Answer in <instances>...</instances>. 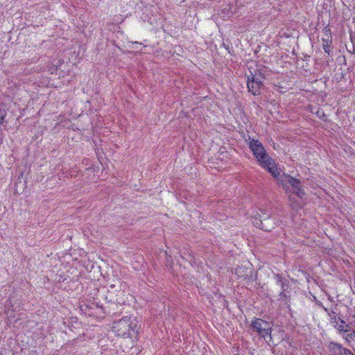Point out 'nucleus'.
<instances>
[{
  "label": "nucleus",
  "mask_w": 355,
  "mask_h": 355,
  "mask_svg": "<svg viewBox=\"0 0 355 355\" xmlns=\"http://www.w3.org/2000/svg\"><path fill=\"white\" fill-rule=\"evenodd\" d=\"M249 73L254 78H258L260 81L266 80L271 74V70L267 67L261 65L260 67L255 69L253 71L249 69Z\"/></svg>",
  "instance_id": "8"
},
{
  "label": "nucleus",
  "mask_w": 355,
  "mask_h": 355,
  "mask_svg": "<svg viewBox=\"0 0 355 355\" xmlns=\"http://www.w3.org/2000/svg\"><path fill=\"white\" fill-rule=\"evenodd\" d=\"M247 87L248 91L254 96H258L261 94V89L263 88V81H260L258 78H254L250 74L247 75Z\"/></svg>",
  "instance_id": "6"
},
{
  "label": "nucleus",
  "mask_w": 355,
  "mask_h": 355,
  "mask_svg": "<svg viewBox=\"0 0 355 355\" xmlns=\"http://www.w3.org/2000/svg\"><path fill=\"white\" fill-rule=\"evenodd\" d=\"M114 286H115L114 285H111V286H110V287H111L112 288H114Z\"/></svg>",
  "instance_id": "24"
},
{
  "label": "nucleus",
  "mask_w": 355,
  "mask_h": 355,
  "mask_svg": "<svg viewBox=\"0 0 355 355\" xmlns=\"http://www.w3.org/2000/svg\"><path fill=\"white\" fill-rule=\"evenodd\" d=\"M279 297L280 299H282L283 301L284 302V304L289 307L291 302V295L289 294H286V295H280Z\"/></svg>",
  "instance_id": "18"
},
{
  "label": "nucleus",
  "mask_w": 355,
  "mask_h": 355,
  "mask_svg": "<svg viewBox=\"0 0 355 355\" xmlns=\"http://www.w3.org/2000/svg\"><path fill=\"white\" fill-rule=\"evenodd\" d=\"M330 38L331 40H329V39H324V38H322V48L324 51L325 53H327L328 55H331V53H332V46H331V35H330Z\"/></svg>",
  "instance_id": "13"
},
{
  "label": "nucleus",
  "mask_w": 355,
  "mask_h": 355,
  "mask_svg": "<svg viewBox=\"0 0 355 355\" xmlns=\"http://www.w3.org/2000/svg\"><path fill=\"white\" fill-rule=\"evenodd\" d=\"M329 355H352V351L343 345L330 341L327 345Z\"/></svg>",
  "instance_id": "7"
},
{
  "label": "nucleus",
  "mask_w": 355,
  "mask_h": 355,
  "mask_svg": "<svg viewBox=\"0 0 355 355\" xmlns=\"http://www.w3.org/2000/svg\"><path fill=\"white\" fill-rule=\"evenodd\" d=\"M352 355H354V354L352 352Z\"/></svg>",
  "instance_id": "26"
},
{
  "label": "nucleus",
  "mask_w": 355,
  "mask_h": 355,
  "mask_svg": "<svg viewBox=\"0 0 355 355\" xmlns=\"http://www.w3.org/2000/svg\"><path fill=\"white\" fill-rule=\"evenodd\" d=\"M275 279L278 284H280L282 288V292L279 294L280 295H286V294H289L291 291V287L290 286L289 281L282 276L280 274H275Z\"/></svg>",
  "instance_id": "9"
},
{
  "label": "nucleus",
  "mask_w": 355,
  "mask_h": 355,
  "mask_svg": "<svg viewBox=\"0 0 355 355\" xmlns=\"http://www.w3.org/2000/svg\"><path fill=\"white\" fill-rule=\"evenodd\" d=\"M352 290L353 291V293L355 294V281L353 283V285L352 286Z\"/></svg>",
  "instance_id": "20"
},
{
  "label": "nucleus",
  "mask_w": 355,
  "mask_h": 355,
  "mask_svg": "<svg viewBox=\"0 0 355 355\" xmlns=\"http://www.w3.org/2000/svg\"><path fill=\"white\" fill-rule=\"evenodd\" d=\"M80 171L76 166L71 167L66 172L65 177L67 178H73L78 176Z\"/></svg>",
  "instance_id": "14"
},
{
  "label": "nucleus",
  "mask_w": 355,
  "mask_h": 355,
  "mask_svg": "<svg viewBox=\"0 0 355 355\" xmlns=\"http://www.w3.org/2000/svg\"><path fill=\"white\" fill-rule=\"evenodd\" d=\"M272 322H269L259 318H254L249 326L252 334H255L259 338H263L267 342L272 340Z\"/></svg>",
  "instance_id": "5"
},
{
  "label": "nucleus",
  "mask_w": 355,
  "mask_h": 355,
  "mask_svg": "<svg viewBox=\"0 0 355 355\" xmlns=\"http://www.w3.org/2000/svg\"><path fill=\"white\" fill-rule=\"evenodd\" d=\"M324 311L328 314L330 318V322L334 325V327H336L338 325V317H340L338 314L336 313L332 309H327L323 306Z\"/></svg>",
  "instance_id": "11"
},
{
  "label": "nucleus",
  "mask_w": 355,
  "mask_h": 355,
  "mask_svg": "<svg viewBox=\"0 0 355 355\" xmlns=\"http://www.w3.org/2000/svg\"><path fill=\"white\" fill-rule=\"evenodd\" d=\"M248 147L257 159L258 164L268 172L269 168H273L277 164L268 155L262 143L258 139H252L248 143Z\"/></svg>",
  "instance_id": "3"
},
{
  "label": "nucleus",
  "mask_w": 355,
  "mask_h": 355,
  "mask_svg": "<svg viewBox=\"0 0 355 355\" xmlns=\"http://www.w3.org/2000/svg\"><path fill=\"white\" fill-rule=\"evenodd\" d=\"M347 338H353L355 337V331L349 327V330L347 329Z\"/></svg>",
  "instance_id": "19"
},
{
  "label": "nucleus",
  "mask_w": 355,
  "mask_h": 355,
  "mask_svg": "<svg viewBox=\"0 0 355 355\" xmlns=\"http://www.w3.org/2000/svg\"><path fill=\"white\" fill-rule=\"evenodd\" d=\"M139 322L135 317H123L114 322L113 329L118 336L123 338H137L139 334Z\"/></svg>",
  "instance_id": "2"
},
{
  "label": "nucleus",
  "mask_w": 355,
  "mask_h": 355,
  "mask_svg": "<svg viewBox=\"0 0 355 355\" xmlns=\"http://www.w3.org/2000/svg\"><path fill=\"white\" fill-rule=\"evenodd\" d=\"M53 70H55V71L57 70V68H56V67H55H55H53Z\"/></svg>",
  "instance_id": "25"
},
{
  "label": "nucleus",
  "mask_w": 355,
  "mask_h": 355,
  "mask_svg": "<svg viewBox=\"0 0 355 355\" xmlns=\"http://www.w3.org/2000/svg\"><path fill=\"white\" fill-rule=\"evenodd\" d=\"M262 218H263V215L261 216L259 214H257V215H256L254 217V219L252 220V223H253L254 226L257 228H259L261 230L263 229Z\"/></svg>",
  "instance_id": "15"
},
{
  "label": "nucleus",
  "mask_w": 355,
  "mask_h": 355,
  "mask_svg": "<svg viewBox=\"0 0 355 355\" xmlns=\"http://www.w3.org/2000/svg\"><path fill=\"white\" fill-rule=\"evenodd\" d=\"M225 49H226L227 50H228V52H229L230 53H231L229 46H225Z\"/></svg>",
  "instance_id": "22"
},
{
  "label": "nucleus",
  "mask_w": 355,
  "mask_h": 355,
  "mask_svg": "<svg viewBox=\"0 0 355 355\" xmlns=\"http://www.w3.org/2000/svg\"><path fill=\"white\" fill-rule=\"evenodd\" d=\"M6 116V106L4 104L0 105V125L4 122V119Z\"/></svg>",
  "instance_id": "16"
},
{
  "label": "nucleus",
  "mask_w": 355,
  "mask_h": 355,
  "mask_svg": "<svg viewBox=\"0 0 355 355\" xmlns=\"http://www.w3.org/2000/svg\"><path fill=\"white\" fill-rule=\"evenodd\" d=\"M324 30L326 33L330 32V29L328 27H325Z\"/></svg>",
  "instance_id": "21"
},
{
  "label": "nucleus",
  "mask_w": 355,
  "mask_h": 355,
  "mask_svg": "<svg viewBox=\"0 0 355 355\" xmlns=\"http://www.w3.org/2000/svg\"><path fill=\"white\" fill-rule=\"evenodd\" d=\"M338 325L334 327L340 333L347 332L349 330V326L340 317H338Z\"/></svg>",
  "instance_id": "12"
},
{
  "label": "nucleus",
  "mask_w": 355,
  "mask_h": 355,
  "mask_svg": "<svg viewBox=\"0 0 355 355\" xmlns=\"http://www.w3.org/2000/svg\"><path fill=\"white\" fill-rule=\"evenodd\" d=\"M12 307V304L11 303V300L8 299L4 304V312L6 315H9V312Z\"/></svg>",
  "instance_id": "17"
},
{
  "label": "nucleus",
  "mask_w": 355,
  "mask_h": 355,
  "mask_svg": "<svg viewBox=\"0 0 355 355\" xmlns=\"http://www.w3.org/2000/svg\"><path fill=\"white\" fill-rule=\"evenodd\" d=\"M262 230L271 232L276 226V219L270 214H263L262 218Z\"/></svg>",
  "instance_id": "10"
},
{
  "label": "nucleus",
  "mask_w": 355,
  "mask_h": 355,
  "mask_svg": "<svg viewBox=\"0 0 355 355\" xmlns=\"http://www.w3.org/2000/svg\"><path fill=\"white\" fill-rule=\"evenodd\" d=\"M268 173L274 178L276 184L284 189L285 193H294L300 198L305 196L302 181L285 173L277 167V164L274 166L273 168H269Z\"/></svg>",
  "instance_id": "1"
},
{
  "label": "nucleus",
  "mask_w": 355,
  "mask_h": 355,
  "mask_svg": "<svg viewBox=\"0 0 355 355\" xmlns=\"http://www.w3.org/2000/svg\"><path fill=\"white\" fill-rule=\"evenodd\" d=\"M104 298L107 302H117V300H115L113 296V292L110 290L106 291L105 288L102 290H98L93 299V301H87L83 305L80 306V309L82 311H85L86 314L92 315L94 313L92 311L94 309H103V304L101 302V299ZM95 313H98L95 312Z\"/></svg>",
  "instance_id": "4"
},
{
  "label": "nucleus",
  "mask_w": 355,
  "mask_h": 355,
  "mask_svg": "<svg viewBox=\"0 0 355 355\" xmlns=\"http://www.w3.org/2000/svg\"><path fill=\"white\" fill-rule=\"evenodd\" d=\"M324 117H325V114H324V113H323V114H322V116L321 117H320V119H322V118H324Z\"/></svg>",
  "instance_id": "23"
}]
</instances>
